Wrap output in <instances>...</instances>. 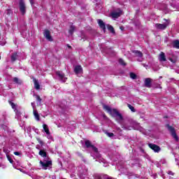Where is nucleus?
<instances>
[{
	"label": "nucleus",
	"mask_w": 179,
	"mask_h": 179,
	"mask_svg": "<svg viewBox=\"0 0 179 179\" xmlns=\"http://www.w3.org/2000/svg\"><path fill=\"white\" fill-rule=\"evenodd\" d=\"M85 146L86 148H91L92 150V152L91 153V156L94 157V159H97L96 162L103 163V167H107L108 166L107 161H106L104 158L101 157V155H100V153H99V150L97 149V148L92 145V143L90 142V141L89 140L85 141Z\"/></svg>",
	"instance_id": "obj_1"
},
{
	"label": "nucleus",
	"mask_w": 179,
	"mask_h": 179,
	"mask_svg": "<svg viewBox=\"0 0 179 179\" xmlns=\"http://www.w3.org/2000/svg\"><path fill=\"white\" fill-rule=\"evenodd\" d=\"M39 155L44 158L43 161L41 160L39 162L41 167L43 170H50L52 167V162L47 157V152L44 150H40Z\"/></svg>",
	"instance_id": "obj_2"
},
{
	"label": "nucleus",
	"mask_w": 179,
	"mask_h": 179,
	"mask_svg": "<svg viewBox=\"0 0 179 179\" xmlns=\"http://www.w3.org/2000/svg\"><path fill=\"white\" fill-rule=\"evenodd\" d=\"M103 108L107 111V113H108V114H110V115L115 118L117 122H121V121H122V115H121L117 109L111 108V107L106 105L103 106Z\"/></svg>",
	"instance_id": "obj_3"
},
{
	"label": "nucleus",
	"mask_w": 179,
	"mask_h": 179,
	"mask_svg": "<svg viewBox=\"0 0 179 179\" xmlns=\"http://www.w3.org/2000/svg\"><path fill=\"white\" fill-rule=\"evenodd\" d=\"M122 128H124V129H127V131H131V129H136L137 131H141V126L139 125V123L134 120H131L129 123L123 125Z\"/></svg>",
	"instance_id": "obj_4"
},
{
	"label": "nucleus",
	"mask_w": 179,
	"mask_h": 179,
	"mask_svg": "<svg viewBox=\"0 0 179 179\" xmlns=\"http://www.w3.org/2000/svg\"><path fill=\"white\" fill-rule=\"evenodd\" d=\"M165 22L164 24H156L155 27L158 29V30H164L169 24H170V22L166 19H164Z\"/></svg>",
	"instance_id": "obj_5"
},
{
	"label": "nucleus",
	"mask_w": 179,
	"mask_h": 179,
	"mask_svg": "<svg viewBox=\"0 0 179 179\" xmlns=\"http://www.w3.org/2000/svg\"><path fill=\"white\" fill-rule=\"evenodd\" d=\"M111 17L113 19H118L121 15H122V10L120 8H117L113 10L111 13Z\"/></svg>",
	"instance_id": "obj_6"
},
{
	"label": "nucleus",
	"mask_w": 179,
	"mask_h": 179,
	"mask_svg": "<svg viewBox=\"0 0 179 179\" xmlns=\"http://www.w3.org/2000/svg\"><path fill=\"white\" fill-rule=\"evenodd\" d=\"M166 128L171 132V136L173 138H174L176 141H178V136H177V134H176V129L174 127L169 126V124H166Z\"/></svg>",
	"instance_id": "obj_7"
},
{
	"label": "nucleus",
	"mask_w": 179,
	"mask_h": 179,
	"mask_svg": "<svg viewBox=\"0 0 179 179\" xmlns=\"http://www.w3.org/2000/svg\"><path fill=\"white\" fill-rule=\"evenodd\" d=\"M133 52L136 55V57H138L137 61H138V62H142V61H143V54L142 53V52L139 50H134L133 51Z\"/></svg>",
	"instance_id": "obj_8"
},
{
	"label": "nucleus",
	"mask_w": 179,
	"mask_h": 179,
	"mask_svg": "<svg viewBox=\"0 0 179 179\" xmlns=\"http://www.w3.org/2000/svg\"><path fill=\"white\" fill-rule=\"evenodd\" d=\"M56 75L58 76L59 80H62V82H66L67 78L62 71H57Z\"/></svg>",
	"instance_id": "obj_9"
},
{
	"label": "nucleus",
	"mask_w": 179,
	"mask_h": 179,
	"mask_svg": "<svg viewBox=\"0 0 179 179\" xmlns=\"http://www.w3.org/2000/svg\"><path fill=\"white\" fill-rule=\"evenodd\" d=\"M20 10L22 15L26 13V4H24V1H23V0H20Z\"/></svg>",
	"instance_id": "obj_10"
},
{
	"label": "nucleus",
	"mask_w": 179,
	"mask_h": 179,
	"mask_svg": "<svg viewBox=\"0 0 179 179\" xmlns=\"http://www.w3.org/2000/svg\"><path fill=\"white\" fill-rule=\"evenodd\" d=\"M43 36L48 41H52V37L51 36V32H50L49 30H45L43 32Z\"/></svg>",
	"instance_id": "obj_11"
},
{
	"label": "nucleus",
	"mask_w": 179,
	"mask_h": 179,
	"mask_svg": "<svg viewBox=\"0 0 179 179\" xmlns=\"http://www.w3.org/2000/svg\"><path fill=\"white\" fill-rule=\"evenodd\" d=\"M148 146L149 148H150V149H152V150L155 151L156 153H159V151L160 150V147L157 146V145L149 143Z\"/></svg>",
	"instance_id": "obj_12"
},
{
	"label": "nucleus",
	"mask_w": 179,
	"mask_h": 179,
	"mask_svg": "<svg viewBox=\"0 0 179 179\" xmlns=\"http://www.w3.org/2000/svg\"><path fill=\"white\" fill-rule=\"evenodd\" d=\"M9 104L11 106L12 108L15 112L16 115H17L19 117L20 115V112H19V111H17V110H16V104H15L11 101H9Z\"/></svg>",
	"instance_id": "obj_13"
},
{
	"label": "nucleus",
	"mask_w": 179,
	"mask_h": 179,
	"mask_svg": "<svg viewBox=\"0 0 179 179\" xmlns=\"http://www.w3.org/2000/svg\"><path fill=\"white\" fill-rule=\"evenodd\" d=\"M98 24L101 29H102L103 31H106V24H104V22H103L101 20H98Z\"/></svg>",
	"instance_id": "obj_14"
},
{
	"label": "nucleus",
	"mask_w": 179,
	"mask_h": 179,
	"mask_svg": "<svg viewBox=\"0 0 179 179\" xmlns=\"http://www.w3.org/2000/svg\"><path fill=\"white\" fill-rule=\"evenodd\" d=\"M159 59L161 62H166V55L164 52H162L159 55Z\"/></svg>",
	"instance_id": "obj_15"
},
{
	"label": "nucleus",
	"mask_w": 179,
	"mask_h": 179,
	"mask_svg": "<svg viewBox=\"0 0 179 179\" xmlns=\"http://www.w3.org/2000/svg\"><path fill=\"white\" fill-rule=\"evenodd\" d=\"M34 87L36 90H40V84L38 83V80L37 79L34 78Z\"/></svg>",
	"instance_id": "obj_16"
},
{
	"label": "nucleus",
	"mask_w": 179,
	"mask_h": 179,
	"mask_svg": "<svg viewBox=\"0 0 179 179\" xmlns=\"http://www.w3.org/2000/svg\"><path fill=\"white\" fill-rule=\"evenodd\" d=\"M74 72L76 73H82V66H76L74 69Z\"/></svg>",
	"instance_id": "obj_17"
},
{
	"label": "nucleus",
	"mask_w": 179,
	"mask_h": 179,
	"mask_svg": "<svg viewBox=\"0 0 179 179\" xmlns=\"http://www.w3.org/2000/svg\"><path fill=\"white\" fill-rule=\"evenodd\" d=\"M150 83H152V79L146 78L145 80V85L146 87H150Z\"/></svg>",
	"instance_id": "obj_18"
},
{
	"label": "nucleus",
	"mask_w": 179,
	"mask_h": 179,
	"mask_svg": "<svg viewBox=\"0 0 179 179\" xmlns=\"http://www.w3.org/2000/svg\"><path fill=\"white\" fill-rule=\"evenodd\" d=\"M16 59H17V52H14L11 55V61H12V62H15V61H16Z\"/></svg>",
	"instance_id": "obj_19"
},
{
	"label": "nucleus",
	"mask_w": 179,
	"mask_h": 179,
	"mask_svg": "<svg viewBox=\"0 0 179 179\" xmlns=\"http://www.w3.org/2000/svg\"><path fill=\"white\" fill-rule=\"evenodd\" d=\"M13 81L14 82V83H16L17 85H22V80L16 77L13 79Z\"/></svg>",
	"instance_id": "obj_20"
},
{
	"label": "nucleus",
	"mask_w": 179,
	"mask_h": 179,
	"mask_svg": "<svg viewBox=\"0 0 179 179\" xmlns=\"http://www.w3.org/2000/svg\"><path fill=\"white\" fill-rule=\"evenodd\" d=\"M43 131L45 132V134H49L50 129H48V126L45 124H43Z\"/></svg>",
	"instance_id": "obj_21"
},
{
	"label": "nucleus",
	"mask_w": 179,
	"mask_h": 179,
	"mask_svg": "<svg viewBox=\"0 0 179 179\" xmlns=\"http://www.w3.org/2000/svg\"><path fill=\"white\" fill-rule=\"evenodd\" d=\"M173 47H174V48L179 49V41L178 40L174 41L173 42Z\"/></svg>",
	"instance_id": "obj_22"
},
{
	"label": "nucleus",
	"mask_w": 179,
	"mask_h": 179,
	"mask_svg": "<svg viewBox=\"0 0 179 179\" xmlns=\"http://www.w3.org/2000/svg\"><path fill=\"white\" fill-rule=\"evenodd\" d=\"M34 115L36 121H40V116L38 115V113H37V110H34Z\"/></svg>",
	"instance_id": "obj_23"
},
{
	"label": "nucleus",
	"mask_w": 179,
	"mask_h": 179,
	"mask_svg": "<svg viewBox=\"0 0 179 179\" xmlns=\"http://www.w3.org/2000/svg\"><path fill=\"white\" fill-rule=\"evenodd\" d=\"M73 31H75V27L73 25H71L70 27V29L69 31L70 34H73Z\"/></svg>",
	"instance_id": "obj_24"
},
{
	"label": "nucleus",
	"mask_w": 179,
	"mask_h": 179,
	"mask_svg": "<svg viewBox=\"0 0 179 179\" xmlns=\"http://www.w3.org/2000/svg\"><path fill=\"white\" fill-rule=\"evenodd\" d=\"M106 135L108 136L109 138H113L114 136V134L110 133L108 131H105Z\"/></svg>",
	"instance_id": "obj_25"
},
{
	"label": "nucleus",
	"mask_w": 179,
	"mask_h": 179,
	"mask_svg": "<svg viewBox=\"0 0 179 179\" xmlns=\"http://www.w3.org/2000/svg\"><path fill=\"white\" fill-rule=\"evenodd\" d=\"M119 64H120V65H123V66H125V65H127V64L125 63V62H124V59H119Z\"/></svg>",
	"instance_id": "obj_26"
},
{
	"label": "nucleus",
	"mask_w": 179,
	"mask_h": 179,
	"mask_svg": "<svg viewBox=\"0 0 179 179\" xmlns=\"http://www.w3.org/2000/svg\"><path fill=\"white\" fill-rule=\"evenodd\" d=\"M6 157H7L8 162H10V163H11V164H13V159H12V157H10V156H9V155H7Z\"/></svg>",
	"instance_id": "obj_27"
},
{
	"label": "nucleus",
	"mask_w": 179,
	"mask_h": 179,
	"mask_svg": "<svg viewBox=\"0 0 179 179\" xmlns=\"http://www.w3.org/2000/svg\"><path fill=\"white\" fill-rule=\"evenodd\" d=\"M127 106L132 113H135V108H134V106H131V104H127Z\"/></svg>",
	"instance_id": "obj_28"
},
{
	"label": "nucleus",
	"mask_w": 179,
	"mask_h": 179,
	"mask_svg": "<svg viewBox=\"0 0 179 179\" xmlns=\"http://www.w3.org/2000/svg\"><path fill=\"white\" fill-rule=\"evenodd\" d=\"M108 29L110 30L111 33H114V27L111 25H108Z\"/></svg>",
	"instance_id": "obj_29"
},
{
	"label": "nucleus",
	"mask_w": 179,
	"mask_h": 179,
	"mask_svg": "<svg viewBox=\"0 0 179 179\" xmlns=\"http://www.w3.org/2000/svg\"><path fill=\"white\" fill-rule=\"evenodd\" d=\"M3 150L4 153H6V156H8V155H9V153H10V151L8 148H4L3 149Z\"/></svg>",
	"instance_id": "obj_30"
},
{
	"label": "nucleus",
	"mask_w": 179,
	"mask_h": 179,
	"mask_svg": "<svg viewBox=\"0 0 179 179\" xmlns=\"http://www.w3.org/2000/svg\"><path fill=\"white\" fill-rule=\"evenodd\" d=\"M117 169H118L119 171H122V172L124 173V167H122V166L118 164L117 165Z\"/></svg>",
	"instance_id": "obj_31"
},
{
	"label": "nucleus",
	"mask_w": 179,
	"mask_h": 179,
	"mask_svg": "<svg viewBox=\"0 0 179 179\" xmlns=\"http://www.w3.org/2000/svg\"><path fill=\"white\" fill-rule=\"evenodd\" d=\"M130 78L131 79H136V74L134 73H130Z\"/></svg>",
	"instance_id": "obj_32"
},
{
	"label": "nucleus",
	"mask_w": 179,
	"mask_h": 179,
	"mask_svg": "<svg viewBox=\"0 0 179 179\" xmlns=\"http://www.w3.org/2000/svg\"><path fill=\"white\" fill-rule=\"evenodd\" d=\"M14 155L15 156H19L20 157H22V152H14Z\"/></svg>",
	"instance_id": "obj_33"
},
{
	"label": "nucleus",
	"mask_w": 179,
	"mask_h": 179,
	"mask_svg": "<svg viewBox=\"0 0 179 179\" xmlns=\"http://www.w3.org/2000/svg\"><path fill=\"white\" fill-rule=\"evenodd\" d=\"M25 131H27V134H30V132H31V127H27L25 129Z\"/></svg>",
	"instance_id": "obj_34"
},
{
	"label": "nucleus",
	"mask_w": 179,
	"mask_h": 179,
	"mask_svg": "<svg viewBox=\"0 0 179 179\" xmlns=\"http://www.w3.org/2000/svg\"><path fill=\"white\" fill-rule=\"evenodd\" d=\"M132 176H134V177H136V178H139V175H134V173H130L129 174V177H132Z\"/></svg>",
	"instance_id": "obj_35"
},
{
	"label": "nucleus",
	"mask_w": 179,
	"mask_h": 179,
	"mask_svg": "<svg viewBox=\"0 0 179 179\" xmlns=\"http://www.w3.org/2000/svg\"><path fill=\"white\" fill-rule=\"evenodd\" d=\"M36 100H37V101H38L39 103H41V98L40 97V96L36 95Z\"/></svg>",
	"instance_id": "obj_36"
},
{
	"label": "nucleus",
	"mask_w": 179,
	"mask_h": 179,
	"mask_svg": "<svg viewBox=\"0 0 179 179\" xmlns=\"http://www.w3.org/2000/svg\"><path fill=\"white\" fill-rule=\"evenodd\" d=\"M31 106L33 108V110H36V103L34 102H31Z\"/></svg>",
	"instance_id": "obj_37"
},
{
	"label": "nucleus",
	"mask_w": 179,
	"mask_h": 179,
	"mask_svg": "<svg viewBox=\"0 0 179 179\" xmlns=\"http://www.w3.org/2000/svg\"><path fill=\"white\" fill-rule=\"evenodd\" d=\"M46 135H47L48 139H52V137L51 136V134H50V131H49V134H46Z\"/></svg>",
	"instance_id": "obj_38"
},
{
	"label": "nucleus",
	"mask_w": 179,
	"mask_h": 179,
	"mask_svg": "<svg viewBox=\"0 0 179 179\" xmlns=\"http://www.w3.org/2000/svg\"><path fill=\"white\" fill-rule=\"evenodd\" d=\"M167 174H169V176H174V173L171 171H168Z\"/></svg>",
	"instance_id": "obj_39"
},
{
	"label": "nucleus",
	"mask_w": 179,
	"mask_h": 179,
	"mask_svg": "<svg viewBox=\"0 0 179 179\" xmlns=\"http://www.w3.org/2000/svg\"><path fill=\"white\" fill-rule=\"evenodd\" d=\"M159 163H160V164H166V159H161Z\"/></svg>",
	"instance_id": "obj_40"
},
{
	"label": "nucleus",
	"mask_w": 179,
	"mask_h": 179,
	"mask_svg": "<svg viewBox=\"0 0 179 179\" xmlns=\"http://www.w3.org/2000/svg\"><path fill=\"white\" fill-rule=\"evenodd\" d=\"M152 177L154 179L157 178V173H153V174L152 175Z\"/></svg>",
	"instance_id": "obj_41"
},
{
	"label": "nucleus",
	"mask_w": 179,
	"mask_h": 179,
	"mask_svg": "<svg viewBox=\"0 0 179 179\" xmlns=\"http://www.w3.org/2000/svg\"><path fill=\"white\" fill-rule=\"evenodd\" d=\"M38 143H40V145H41V146H43V145H44V142H43V141L38 139Z\"/></svg>",
	"instance_id": "obj_42"
},
{
	"label": "nucleus",
	"mask_w": 179,
	"mask_h": 179,
	"mask_svg": "<svg viewBox=\"0 0 179 179\" xmlns=\"http://www.w3.org/2000/svg\"><path fill=\"white\" fill-rule=\"evenodd\" d=\"M161 9H162V10H167V6H164V7Z\"/></svg>",
	"instance_id": "obj_43"
},
{
	"label": "nucleus",
	"mask_w": 179,
	"mask_h": 179,
	"mask_svg": "<svg viewBox=\"0 0 179 179\" xmlns=\"http://www.w3.org/2000/svg\"><path fill=\"white\" fill-rule=\"evenodd\" d=\"M159 174V176H161V177H163L164 178V174H163L162 171H161Z\"/></svg>",
	"instance_id": "obj_44"
},
{
	"label": "nucleus",
	"mask_w": 179,
	"mask_h": 179,
	"mask_svg": "<svg viewBox=\"0 0 179 179\" xmlns=\"http://www.w3.org/2000/svg\"><path fill=\"white\" fill-rule=\"evenodd\" d=\"M155 164H156V166H157V167H160V162L159 163V162H157V163H155Z\"/></svg>",
	"instance_id": "obj_45"
},
{
	"label": "nucleus",
	"mask_w": 179,
	"mask_h": 179,
	"mask_svg": "<svg viewBox=\"0 0 179 179\" xmlns=\"http://www.w3.org/2000/svg\"><path fill=\"white\" fill-rule=\"evenodd\" d=\"M171 62H173V64L176 62V60H173V59H170Z\"/></svg>",
	"instance_id": "obj_46"
},
{
	"label": "nucleus",
	"mask_w": 179,
	"mask_h": 179,
	"mask_svg": "<svg viewBox=\"0 0 179 179\" xmlns=\"http://www.w3.org/2000/svg\"><path fill=\"white\" fill-rule=\"evenodd\" d=\"M95 179H101V177H100V176H96V177H95Z\"/></svg>",
	"instance_id": "obj_47"
},
{
	"label": "nucleus",
	"mask_w": 179,
	"mask_h": 179,
	"mask_svg": "<svg viewBox=\"0 0 179 179\" xmlns=\"http://www.w3.org/2000/svg\"><path fill=\"white\" fill-rule=\"evenodd\" d=\"M174 8L176 9V10H178L179 7L178 6H176V7H174Z\"/></svg>",
	"instance_id": "obj_48"
},
{
	"label": "nucleus",
	"mask_w": 179,
	"mask_h": 179,
	"mask_svg": "<svg viewBox=\"0 0 179 179\" xmlns=\"http://www.w3.org/2000/svg\"><path fill=\"white\" fill-rule=\"evenodd\" d=\"M141 65H143L145 68H146V66H148V65H146L145 64H142Z\"/></svg>",
	"instance_id": "obj_49"
},
{
	"label": "nucleus",
	"mask_w": 179,
	"mask_h": 179,
	"mask_svg": "<svg viewBox=\"0 0 179 179\" xmlns=\"http://www.w3.org/2000/svg\"><path fill=\"white\" fill-rule=\"evenodd\" d=\"M120 30H124V27H120Z\"/></svg>",
	"instance_id": "obj_50"
},
{
	"label": "nucleus",
	"mask_w": 179,
	"mask_h": 179,
	"mask_svg": "<svg viewBox=\"0 0 179 179\" xmlns=\"http://www.w3.org/2000/svg\"><path fill=\"white\" fill-rule=\"evenodd\" d=\"M30 3H31V5H33V0H30Z\"/></svg>",
	"instance_id": "obj_51"
},
{
	"label": "nucleus",
	"mask_w": 179,
	"mask_h": 179,
	"mask_svg": "<svg viewBox=\"0 0 179 179\" xmlns=\"http://www.w3.org/2000/svg\"><path fill=\"white\" fill-rule=\"evenodd\" d=\"M169 179H174V178L171 177V178H169Z\"/></svg>",
	"instance_id": "obj_52"
},
{
	"label": "nucleus",
	"mask_w": 179,
	"mask_h": 179,
	"mask_svg": "<svg viewBox=\"0 0 179 179\" xmlns=\"http://www.w3.org/2000/svg\"><path fill=\"white\" fill-rule=\"evenodd\" d=\"M0 59H1V56H0Z\"/></svg>",
	"instance_id": "obj_53"
}]
</instances>
